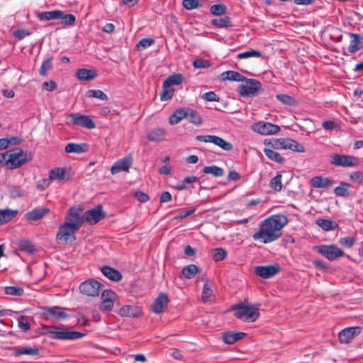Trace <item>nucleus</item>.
<instances>
[{"mask_svg":"<svg viewBox=\"0 0 363 363\" xmlns=\"http://www.w3.org/2000/svg\"><path fill=\"white\" fill-rule=\"evenodd\" d=\"M288 218L283 214H273L264 219L259 225V230L254 233V240L269 243L282 235V229L288 223Z\"/></svg>","mask_w":363,"mask_h":363,"instance_id":"f257e3e1","label":"nucleus"},{"mask_svg":"<svg viewBox=\"0 0 363 363\" xmlns=\"http://www.w3.org/2000/svg\"><path fill=\"white\" fill-rule=\"evenodd\" d=\"M45 335H50L57 340H77L84 337V334L77 331H71L63 325L43 326Z\"/></svg>","mask_w":363,"mask_h":363,"instance_id":"f03ea898","label":"nucleus"},{"mask_svg":"<svg viewBox=\"0 0 363 363\" xmlns=\"http://www.w3.org/2000/svg\"><path fill=\"white\" fill-rule=\"evenodd\" d=\"M232 309L235 315L246 322H255L259 317V308L254 305H233Z\"/></svg>","mask_w":363,"mask_h":363,"instance_id":"7ed1b4c3","label":"nucleus"},{"mask_svg":"<svg viewBox=\"0 0 363 363\" xmlns=\"http://www.w3.org/2000/svg\"><path fill=\"white\" fill-rule=\"evenodd\" d=\"M8 161L10 162V169H16L32 160V154L21 149H15L9 151Z\"/></svg>","mask_w":363,"mask_h":363,"instance_id":"20e7f679","label":"nucleus"},{"mask_svg":"<svg viewBox=\"0 0 363 363\" xmlns=\"http://www.w3.org/2000/svg\"><path fill=\"white\" fill-rule=\"evenodd\" d=\"M313 249L330 261H334L345 255L340 248L333 244L316 245Z\"/></svg>","mask_w":363,"mask_h":363,"instance_id":"39448f33","label":"nucleus"},{"mask_svg":"<svg viewBox=\"0 0 363 363\" xmlns=\"http://www.w3.org/2000/svg\"><path fill=\"white\" fill-rule=\"evenodd\" d=\"M82 209L76 207H71L66 216L65 223L72 226L74 230H79L85 222L84 215L82 216Z\"/></svg>","mask_w":363,"mask_h":363,"instance_id":"423d86ee","label":"nucleus"},{"mask_svg":"<svg viewBox=\"0 0 363 363\" xmlns=\"http://www.w3.org/2000/svg\"><path fill=\"white\" fill-rule=\"evenodd\" d=\"M78 230H74L72 226L65 222L59 226L58 231L56 235V240L62 241L65 243L68 242H72L76 240L75 233Z\"/></svg>","mask_w":363,"mask_h":363,"instance_id":"0eeeda50","label":"nucleus"},{"mask_svg":"<svg viewBox=\"0 0 363 363\" xmlns=\"http://www.w3.org/2000/svg\"><path fill=\"white\" fill-rule=\"evenodd\" d=\"M245 84L238 86V92L242 96H256L258 91L261 89V84L259 81L254 79L245 78Z\"/></svg>","mask_w":363,"mask_h":363,"instance_id":"6e6552de","label":"nucleus"},{"mask_svg":"<svg viewBox=\"0 0 363 363\" xmlns=\"http://www.w3.org/2000/svg\"><path fill=\"white\" fill-rule=\"evenodd\" d=\"M331 158V164L340 167H357L359 163V159L352 155L334 154Z\"/></svg>","mask_w":363,"mask_h":363,"instance_id":"1a4fd4ad","label":"nucleus"},{"mask_svg":"<svg viewBox=\"0 0 363 363\" xmlns=\"http://www.w3.org/2000/svg\"><path fill=\"white\" fill-rule=\"evenodd\" d=\"M103 285L95 279H88L79 286L81 293L89 296H97Z\"/></svg>","mask_w":363,"mask_h":363,"instance_id":"9d476101","label":"nucleus"},{"mask_svg":"<svg viewBox=\"0 0 363 363\" xmlns=\"http://www.w3.org/2000/svg\"><path fill=\"white\" fill-rule=\"evenodd\" d=\"M252 129L259 134L267 135L277 133L280 127L269 122L259 121L252 125Z\"/></svg>","mask_w":363,"mask_h":363,"instance_id":"9b49d317","label":"nucleus"},{"mask_svg":"<svg viewBox=\"0 0 363 363\" xmlns=\"http://www.w3.org/2000/svg\"><path fill=\"white\" fill-rule=\"evenodd\" d=\"M69 117L74 125H79L88 129H93L96 127L95 123L89 116L78 113H72L69 114Z\"/></svg>","mask_w":363,"mask_h":363,"instance_id":"f8f14e48","label":"nucleus"},{"mask_svg":"<svg viewBox=\"0 0 363 363\" xmlns=\"http://www.w3.org/2000/svg\"><path fill=\"white\" fill-rule=\"evenodd\" d=\"M106 216L105 212L103 211V208L101 205L86 211L84 214V221L90 225L96 224L99 221L103 219Z\"/></svg>","mask_w":363,"mask_h":363,"instance_id":"ddd939ff","label":"nucleus"},{"mask_svg":"<svg viewBox=\"0 0 363 363\" xmlns=\"http://www.w3.org/2000/svg\"><path fill=\"white\" fill-rule=\"evenodd\" d=\"M280 267L278 264L267 266H257L255 268V273L264 279H269L280 272Z\"/></svg>","mask_w":363,"mask_h":363,"instance_id":"4468645a","label":"nucleus"},{"mask_svg":"<svg viewBox=\"0 0 363 363\" xmlns=\"http://www.w3.org/2000/svg\"><path fill=\"white\" fill-rule=\"evenodd\" d=\"M116 298V293L112 290H104L101 294L102 301L99 308L101 311H110L114 305Z\"/></svg>","mask_w":363,"mask_h":363,"instance_id":"2eb2a0df","label":"nucleus"},{"mask_svg":"<svg viewBox=\"0 0 363 363\" xmlns=\"http://www.w3.org/2000/svg\"><path fill=\"white\" fill-rule=\"evenodd\" d=\"M132 164L133 157L130 155H127L118 160L112 165L111 168V172L113 175L116 174L121 172H128Z\"/></svg>","mask_w":363,"mask_h":363,"instance_id":"dca6fc26","label":"nucleus"},{"mask_svg":"<svg viewBox=\"0 0 363 363\" xmlns=\"http://www.w3.org/2000/svg\"><path fill=\"white\" fill-rule=\"evenodd\" d=\"M361 331V327H350L345 328L339 333V340L341 343H349L356 336L359 335Z\"/></svg>","mask_w":363,"mask_h":363,"instance_id":"f3484780","label":"nucleus"},{"mask_svg":"<svg viewBox=\"0 0 363 363\" xmlns=\"http://www.w3.org/2000/svg\"><path fill=\"white\" fill-rule=\"evenodd\" d=\"M42 315L46 318L54 317L57 320L64 319L69 315L63 311V308L60 306L46 307L43 308Z\"/></svg>","mask_w":363,"mask_h":363,"instance_id":"a211bd4d","label":"nucleus"},{"mask_svg":"<svg viewBox=\"0 0 363 363\" xmlns=\"http://www.w3.org/2000/svg\"><path fill=\"white\" fill-rule=\"evenodd\" d=\"M118 315L122 317L138 318L143 315V310L139 306L125 305L119 309Z\"/></svg>","mask_w":363,"mask_h":363,"instance_id":"6ab92c4d","label":"nucleus"},{"mask_svg":"<svg viewBox=\"0 0 363 363\" xmlns=\"http://www.w3.org/2000/svg\"><path fill=\"white\" fill-rule=\"evenodd\" d=\"M169 302L168 296L166 294L161 293L155 299L151 308L155 313H161L164 308L167 307Z\"/></svg>","mask_w":363,"mask_h":363,"instance_id":"aec40b11","label":"nucleus"},{"mask_svg":"<svg viewBox=\"0 0 363 363\" xmlns=\"http://www.w3.org/2000/svg\"><path fill=\"white\" fill-rule=\"evenodd\" d=\"M351 38L350 45L347 48V51L351 53H355L363 48V37L357 33H348Z\"/></svg>","mask_w":363,"mask_h":363,"instance_id":"412c9836","label":"nucleus"},{"mask_svg":"<svg viewBox=\"0 0 363 363\" xmlns=\"http://www.w3.org/2000/svg\"><path fill=\"white\" fill-rule=\"evenodd\" d=\"M245 335L246 334L242 332L228 331L222 333L221 338L225 343L232 345L242 339Z\"/></svg>","mask_w":363,"mask_h":363,"instance_id":"4be33fe9","label":"nucleus"},{"mask_svg":"<svg viewBox=\"0 0 363 363\" xmlns=\"http://www.w3.org/2000/svg\"><path fill=\"white\" fill-rule=\"evenodd\" d=\"M50 209L45 207H39L33 209L30 211L27 212L25 214V217L28 220H38L44 217Z\"/></svg>","mask_w":363,"mask_h":363,"instance_id":"5701e85b","label":"nucleus"},{"mask_svg":"<svg viewBox=\"0 0 363 363\" xmlns=\"http://www.w3.org/2000/svg\"><path fill=\"white\" fill-rule=\"evenodd\" d=\"M167 132L164 128H156L147 133V139L151 142L160 143L165 140Z\"/></svg>","mask_w":363,"mask_h":363,"instance_id":"b1692460","label":"nucleus"},{"mask_svg":"<svg viewBox=\"0 0 363 363\" xmlns=\"http://www.w3.org/2000/svg\"><path fill=\"white\" fill-rule=\"evenodd\" d=\"M333 181L327 177H314L311 179V184L314 188L325 189L332 186Z\"/></svg>","mask_w":363,"mask_h":363,"instance_id":"393cba45","label":"nucleus"},{"mask_svg":"<svg viewBox=\"0 0 363 363\" xmlns=\"http://www.w3.org/2000/svg\"><path fill=\"white\" fill-rule=\"evenodd\" d=\"M101 271L102 274L113 281H118L122 279V275L119 271L108 266H104L101 267Z\"/></svg>","mask_w":363,"mask_h":363,"instance_id":"a878e982","label":"nucleus"},{"mask_svg":"<svg viewBox=\"0 0 363 363\" xmlns=\"http://www.w3.org/2000/svg\"><path fill=\"white\" fill-rule=\"evenodd\" d=\"M88 145L86 143H70L66 145L65 147V151L67 153H77L81 154L84 152H86L88 151Z\"/></svg>","mask_w":363,"mask_h":363,"instance_id":"bb28decb","label":"nucleus"},{"mask_svg":"<svg viewBox=\"0 0 363 363\" xmlns=\"http://www.w3.org/2000/svg\"><path fill=\"white\" fill-rule=\"evenodd\" d=\"M199 272V267H197L196 264H191L185 266L182 269V273L179 275V277H182V276H183L185 278L190 279L194 278Z\"/></svg>","mask_w":363,"mask_h":363,"instance_id":"cd10ccee","label":"nucleus"},{"mask_svg":"<svg viewBox=\"0 0 363 363\" xmlns=\"http://www.w3.org/2000/svg\"><path fill=\"white\" fill-rule=\"evenodd\" d=\"M97 76L95 70L88 69H79L76 72V77L79 80H91Z\"/></svg>","mask_w":363,"mask_h":363,"instance_id":"c85d7f7f","label":"nucleus"},{"mask_svg":"<svg viewBox=\"0 0 363 363\" xmlns=\"http://www.w3.org/2000/svg\"><path fill=\"white\" fill-rule=\"evenodd\" d=\"M222 80H230L235 82H244L245 77L235 71H226L221 74Z\"/></svg>","mask_w":363,"mask_h":363,"instance_id":"c756f323","label":"nucleus"},{"mask_svg":"<svg viewBox=\"0 0 363 363\" xmlns=\"http://www.w3.org/2000/svg\"><path fill=\"white\" fill-rule=\"evenodd\" d=\"M351 186L350 184L342 182L340 186L334 189V194L337 196L348 197L350 195V189Z\"/></svg>","mask_w":363,"mask_h":363,"instance_id":"7c9ffc66","label":"nucleus"},{"mask_svg":"<svg viewBox=\"0 0 363 363\" xmlns=\"http://www.w3.org/2000/svg\"><path fill=\"white\" fill-rule=\"evenodd\" d=\"M316 224L325 231L335 230L338 228V224L328 219L319 218L316 220Z\"/></svg>","mask_w":363,"mask_h":363,"instance_id":"2f4dec72","label":"nucleus"},{"mask_svg":"<svg viewBox=\"0 0 363 363\" xmlns=\"http://www.w3.org/2000/svg\"><path fill=\"white\" fill-rule=\"evenodd\" d=\"M62 15V11L60 10H55L51 11H45L39 13L38 14V18L40 21H50L53 19H58Z\"/></svg>","mask_w":363,"mask_h":363,"instance_id":"473e14b6","label":"nucleus"},{"mask_svg":"<svg viewBox=\"0 0 363 363\" xmlns=\"http://www.w3.org/2000/svg\"><path fill=\"white\" fill-rule=\"evenodd\" d=\"M186 111L183 108L177 109L169 118V123L171 125L179 123L183 118H186Z\"/></svg>","mask_w":363,"mask_h":363,"instance_id":"72a5a7b5","label":"nucleus"},{"mask_svg":"<svg viewBox=\"0 0 363 363\" xmlns=\"http://www.w3.org/2000/svg\"><path fill=\"white\" fill-rule=\"evenodd\" d=\"M16 213L17 211L10 209L0 211V225L11 221Z\"/></svg>","mask_w":363,"mask_h":363,"instance_id":"f704fd0d","label":"nucleus"},{"mask_svg":"<svg viewBox=\"0 0 363 363\" xmlns=\"http://www.w3.org/2000/svg\"><path fill=\"white\" fill-rule=\"evenodd\" d=\"M13 353L16 356L23 354L38 355L39 350L37 347H21L16 349Z\"/></svg>","mask_w":363,"mask_h":363,"instance_id":"c9c22d12","label":"nucleus"},{"mask_svg":"<svg viewBox=\"0 0 363 363\" xmlns=\"http://www.w3.org/2000/svg\"><path fill=\"white\" fill-rule=\"evenodd\" d=\"M264 152L265 155L271 160L279 164H283L285 161L284 158L277 152L269 148H264Z\"/></svg>","mask_w":363,"mask_h":363,"instance_id":"e433bc0d","label":"nucleus"},{"mask_svg":"<svg viewBox=\"0 0 363 363\" xmlns=\"http://www.w3.org/2000/svg\"><path fill=\"white\" fill-rule=\"evenodd\" d=\"M186 111V118H187L191 123L197 125H199L202 123V118L196 110L187 109Z\"/></svg>","mask_w":363,"mask_h":363,"instance_id":"4c0bfd02","label":"nucleus"},{"mask_svg":"<svg viewBox=\"0 0 363 363\" xmlns=\"http://www.w3.org/2000/svg\"><path fill=\"white\" fill-rule=\"evenodd\" d=\"M203 172L205 174H211L216 177L223 176L224 170L216 165L206 166L203 168Z\"/></svg>","mask_w":363,"mask_h":363,"instance_id":"58836bf2","label":"nucleus"},{"mask_svg":"<svg viewBox=\"0 0 363 363\" xmlns=\"http://www.w3.org/2000/svg\"><path fill=\"white\" fill-rule=\"evenodd\" d=\"M184 81V77L181 74H175L170 75L164 82L166 86H171L172 85H179Z\"/></svg>","mask_w":363,"mask_h":363,"instance_id":"ea45409f","label":"nucleus"},{"mask_svg":"<svg viewBox=\"0 0 363 363\" xmlns=\"http://www.w3.org/2000/svg\"><path fill=\"white\" fill-rule=\"evenodd\" d=\"M211 23L220 28L232 26L230 18L228 16H225L221 18H214L211 21Z\"/></svg>","mask_w":363,"mask_h":363,"instance_id":"a19ab883","label":"nucleus"},{"mask_svg":"<svg viewBox=\"0 0 363 363\" xmlns=\"http://www.w3.org/2000/svg\"><path fill=\"white\" fill-rule=\"evenodd\" d=\"M286 149L291 150L294 152H304L306 151V149L303 145H300L296 140L291 139V138H286Z\"/></svg>","mask_w":363,"mask_h":363,"instance_id":"79ce46f5","label":"nucleus"},{"mask_svg":"<svg viewBox=\"0 0 363 363\" xmlns=\"http://www.w3.org/2000/svg\"><path fill=\"white\" fill-rule=\"evenodd\" d=\"M281 179V174H277L275 177L270 179L269 184V186L277 192L281 191L282 189Z\"/></svg>","mask_w":363,"mask_h":363,"instance_id":"37998d69","label":"nucleus"},{"mask_svg":"<svg viewBox=\"0 0 363 363\" xmlns=\"http://www.w3.org/2000/svg\"><path fill=\"white\" fill-rule=\"evenodd\" d=\"M52 60L53 57L50 56L45 61L43 62L40 69L39 74L41 76L47 75L48 71L52 68Z\"/></svg>","mask_w":363,"mask_h":363,"instance_id":"c03bdc74","label":"nucleus"},{"mask_svg":"<svg viewBox=\"0 0 363 363\" xmlns=\"http://www.w3.org/2000/svg\"><path fill=\"white\" fill-rule=\"evenodd\" d=\"M65 175V170L63 168L56 167L50 170L49 178L50 180L63 179Z\"/></svg>","mask_w":363,"mask_h":363,"instance_id":"a18cd8bd","label":"nucleus"},{"mask_svg":"<svg viewBox=\"0 0 363 363\" xmlns=\"http://www.w3.org/2000/svg\"><path fill=\"white\" fill-rule=\"evenodd\" d=\"M213 144L220 147L221 149L225 151L232 150L233 148V146L230 143L225 140L222 138H220L217 135L214 140Z\"/></svg>","mask_w":363,"mask_h":363,"instance_id":"49530a36","label":"nucleus"},{"mask_svg":"<svg viewBox=\"0 0 363 363\" xmlns=\"http://www.w3.org/2000/svg\"><path fill=\"white\" fill-rule=\"evenodd\" d=\"M59 19L61 20V23L64 26H73L76 21V18L73 14L65 13L62 11V15Z\"/></svg>","mask_w":363,"mask_h":363,"instance_id":"de8ad7c7","label":"nucleus"},{"mask_svg":"<svg viewBox=\"0 0 363 363\" xmlns=\"http://www.w3.org/2000/svg\"><path fill=\"white\" fill-rule=\"evenodd\" d=\"M86 96L89 98H96L102 101L108 99L107 95L99 89H90L86 92Z\"/></svg>","mask_w":363,"mask_h":363,"instance_id":"09e8293b","label":"nucleus"},{"mask_svg":"<svg viewBox=\"0 0 363 363\" xmlns=\"http://www.w3.org/2000/svg\"><path fill=\"white\" fill-rule=\"evenodd\" d=\"M227 251L223 248H216L211 252L213 259L216 262L223 260L227 256Z\"/></svg>","mask_w":363,"mask_h":363,"instance_id":"8fccbe9b","label":"nucleus"},{"mask_svg":"<svg viewBox=\"0 0 363 363\" xmlns=\"http://www.w3.org/2000/svg\"><path fill=\"white\" fill-rule=\"evenodd\" d=\"M174 92V89L171 88V86H166L163 82L162 90L160 94V99L162 101L169 100L173 96Z\"/></svg>","mask_w":363,"mask_h":363,"instance_id":"3c124183","label":"nucleus"},{"mask_svg":"<svg viewBox=\"0 0 363 363\" xmlns=\"http://www.w3.org/2000/svg\"><path fill=\"white\" fill-rule=\"evenodd\" d=\"M262 56V52L255 50H250L247 51H245L243 52H240L237 55L238 59H246L250 57H260Z\"/></svg>","mask_w":363,"mask_h":363,"instance_id":"603ef678","label":"nucleus"},{"mask_svg":"<svg viewBox=\"0 0 363 363\" xmlns=\"http://www.w3.org/2000/svg\"><path fill=\"white\" fill-rule=\"evenodd\" d=\"M226 6L223 4H214L210 7V11L213 15L220 16L225 13Z\"/></svg>","mask_w":363,"mask_h":363,"instance_id":"864d4df0","label":"nucleus"},{"mask_svg":"<svg viewBox=\"0 0 363 363\" xmlns=\"http://www.w3.org/2000/svg\"><path fill=\"white\" fill-rule=\"evenodd\" d=\"M4 291L7 295L21 296L23 294L24 290L18 286H6Z\"/></svg>","mask_w":363,"mask_h":363,"instance_id":"5fc2aeb1","label":"nucleus"},{"mask_svg":"<svg viewBox=\"0 0 363 363\" xmlns=\"http://www.w3.org/2000/svg\"><path fill=\"white\" fill-rule=\"evenodd\" d=\"M193 66L196 69H204L210 67L211 66V63L208 60L199 58L196 59L193 62Z\"/></svg>","mask_w":363,"mask_h":363,"instance_id":"6e6d98bb","label":"nucleus"},{"mask_svg":"<svg viewBox=\"0 0 363 363\" xmlns=\"http://www.w3.org/2000/svg\"><path fill=\"white\" fill-rule=\"evenodd\" d=\"M18 327L23 331H28L30 328V324L28 318L25 315H21L18 318Z\"/></svg>","mask_w":363,"mask_h":363,"instance_id":"4d7b16f0","label":"nucleus"},{"mask_svg":"<svg viewBox=\"0 0 363 363\" xmlns=\"http://www.w3.org/2000/svg\"><path fill=\"white\" fill-rule=\"evenodd\" d=\"M277 99L284 104L289 106L295 105V99L287 94H277Z\"/></svg>","mask_w":363,"mask_h":363,"instance_id":"13d9d810","label":"nucleus"},{"mask_svg":"<svg viewBox=\"0 0 363 363\" xmlns=\"http://www.w3.org/2000/svg\"><path fill=\"white\" fill-rule=\"evenodd\" d=\"M182 6L186 10H192L201 6L199 0H183Z\"/></svg>","mask_w":363,"mask_h":363,"instance_id":"bf43d9fd","label":"nucleus"},{"mask_svg":"<svg viewBox=\"0 0 363 363\" xmlns=\"http://www.w3.org/2000/svg\"><path fill=\"white\" fill-rule=\"evenodd\" d=\"M19 247L22 251L33 252L35 250L33 245L28 240H22L19 242Z\"/></svg>","mask_w":363,"mask_h":363,"instance_id":"052dcab7","label":"nucleus"},{"mask_svg":"<svg viewBox=\"0 0 363 363\" xmlns=\"http://www.w3.org/2000/svg\"><path fill=\"white\" fill-rule=\"evenodd\" d=\"M211 295H212V290L210 288L208 283L206 282L205 284L203 285V291H202V296H201L202 301L203 302H207L209 300Z\"/></svg>","mask_w":363,"mask_h":363,"instance_id":"680f3d73","label":"nucleus"},{"mask_svg":"<svg viewBox=\"0 0 363 363\" xmlns=\"http://www.w3.org/2000/svg\"><path fill=\"white\" fill-rule=\"evenodd\" d=\"M350 179L359 184V185H363V172H354L350 174Z\"/></svg>","mask_w":363,"mask_h":363,"instance_id":"e2e57ef3","label":"nucleus"},{"mask_svg":"<svg viewBox=\"0 0 363 363\" xmlns=\"http://www.w3.org/2000/svg\"><path fill=\"white\" fill-rule=\"evenodd\" d=\"M155 43V40L153 38H143L141 39L138 45H137V47L138 48H141L143 49H145L150 46H151L152 45H153Z\"/></svg>","mask_w":363,"mask_h":363,"instance_id":"0e129e2a","label":"nucleus"},{"mask_svg":"<svg viewBox=\"0 0 363 363\" xmlns=\"http://www.w3.org/2000/svg\"><path fill=\"white\" fill-rule=\"evenodd\" d=\"M202 99L206 101H220V98L217 96V94L214 91H208L204 93L202 95Z\"/></svg>","mask_w":363,"mask_h":363,"instance_id":"69168bd1","label":"nucleus"},{"mask_svg":"<svg viewBox=\"0 0 363 363\" xmlns=\"http://www.w3.org/2000/svg\"><path fill=\"white\" fill-rule=\"evenodd\" d=\"M355 242V238L353 237H345L340 240V243L342 246L350 248L353 246Z\"/></svg>","mask_w":363,"mask_h":363,"instance_id":"338daca9","label":"nucleus"},{"mask_svg":"<svg viewBox=\"0 0 363 363\" xmlns=\"http://www.w3.org/2000/svg\"><path fill=\"white\" fill-rule=\"evenodd\" d=\"M286 138H279L275 140L272 146L274 149H286Z\"/></svg>","mask_w":363,"mask_h":363,"instance_id":"774afa93","label":"nucleus"}]
</instances>
